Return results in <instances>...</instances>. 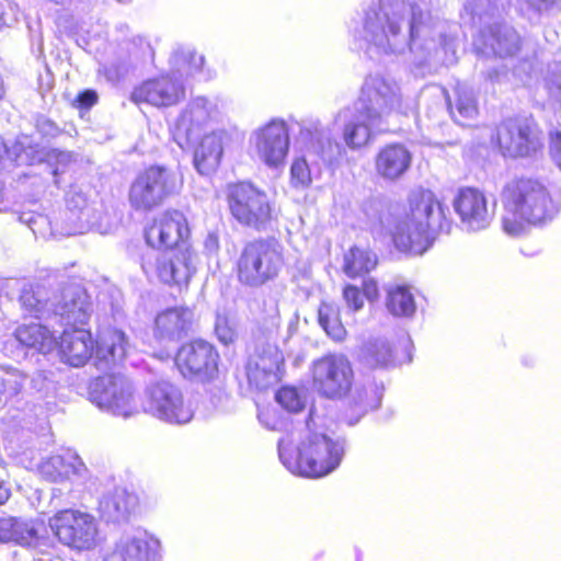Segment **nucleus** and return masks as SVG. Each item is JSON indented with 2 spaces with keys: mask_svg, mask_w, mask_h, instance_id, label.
<instances>
[{
  "mask_svg": "<svg viewBox=\"0 0 561 561\" xmlns=\"http://www.w3.org/2000/svg\"><path fill=\"white\" fill-rule=\"evenodd\" d=\"M350 34L353 45L370 59L410 50L415 77L457 61V26L425 11L423 0H373L362 8Z\"/></svg>",
  "mask_w": 561,
  "mask_h": 561,
  "instance_id": "1",
  "label": "nucleus"
},
{
  "mask_svg": "<svg viewBox=\"0 0 561 561\" xmlns=\"http://www.w3.org/2000/svg\"><path fill=\"white\" fill-rule=\"evenodd\" d=\"M188 233L187 220L181 211L168 210L157 216L145 231L150 249L141 256L144 273L167 285L186 286L195 272L196 255L179 243Z\"/></svg>",
  "mask_w": 561,
  "mask_h": 561,
  "instance_id": "2",
  "label": "nucleus"
},
{
  "mask_svg": "<svg viewBox=\"0 0 561 561\" xmlns=\"http://www.w3.org/2000/svg\"><path fill=\"white\" fill-rule=\"evenodd\" d=\"M314 391L328 399H341L348 393L341 421L353 426L368 412L381 404L382 385L374 380L354 383V371L348 358L339 353L327 354L311 365Z\"/></svg>",
  "mask_w": 561,
  "mask_h": 561,
  "instance_id": "3",
  "label": "nucleus"
},
{
  "mask_svg": "<svg viewBox=\"0 0 561 561\" xmlns=\"http://www.w3.org/2000/svg\"><path fill=\"white\" fill-rule=\"evenodd\" d=\"M400 106L398 83L380 73H370L365 78L358 100L340 110L332 124L342 126L345 146L357 150L368 144L373 129L381 130L383 118L400 111Z\"/></svg>",
  "mask_w": 561,
  "mask_h": 561,
  "instance_id": "4",
  "label": "nucleus"
},
{
  "mask_svg": "<svg viewBox=\"0 0 561 561\" xmlns=\"http://www.w3.org/2000/svg\"><path fill=\"white\" fill-rule=\"evenodd\" d=\"M501 201L504 208L502 228L514 238L523 236L527 226L550 222L561 208V196L553 194L541 181L530 178L507 182Z\"/></svg>",
  "mask_w": 561,
  "mask_h": 561,
  "instance_id": "5",
  "label": "nucleus"
},
{
  "mask_svg": "<svg viewBox=\"0 0 561 561\" xmlns=\"http://www.w3.org/2000/svg\"><path fill=\"white\" fill-rule=\"evenodd\" d=\"M408 204L409 210L391 228L392 240L399 251L421 255L432 245L434 233L450 231L451 220L448 208L431 190H413Z\"/></svg>",
  "mask_w": 561,
  "mask_h": 561,
  "instance_id": "6",
  "label": "nucleus"
},
{
  "mask_svg": "<svg viewBox=\"0 0 561 561\" xmlns=\"http://www.w3.org/2000/svg\"><path fill=\"white\" fill-rule=\"evenodd\" d=\"M344 445V439L332 438L307 426L297 438L291 434L278 440V457L293 474L321 478L340 466Z\"/></svg>",
  "mask_w": 561,
  "mask_h": 561,
  "instance_id": "7",
  "label": "nucleus"
},
{
  "mask_svg": "<svg viewBox=\"0 0 561 561\" xmlns=\"http://www.w3.org/2000/svg\"><path fill=\"white\" fill-rule=\"evenodd\" d=\"M296 124L299 131L295 146L300 157L291 163L290 181L294 187L306 188L313 178L320 175L322 165L334 167L340 163L346 154V146L333 136L331 125L318 117H306Z\"/></svg>",
  "mask_w": 561,
  "mask_h": 561,
  "instance_id": "8",
  "label": "nucleus"
},
{
  "mask_svg": "<svg viewBox=\"0 0 561 561\" xmlns=\"http://www.w3.org/2000/svg\"><path fill=\"white\" fill-rule=\"evenodd\" d=\"M56 344L60 359L73 367L84 366L94 352L99 369L121 363L130 348L126 334L115 328L101 331L95 343L84 328L65 329Z\"/></svg>",
  "mask_w": 561,
  "mask_h": 561,
  "instance_id": "9",
  "label": "nucleus"
},
{
  "mask_svg": "<svg viewBox=\"0 0 561 561\" xmlns=\"http://www.w3.org/2000/svg\"><path fill=\"white\" fill-rule=\"evenodd\" d=\"M284 264L282 245L275 239H257L248 242L237 262L240 283L260 287L274 279Z\"/></svg>",
  "mask_w": 561,
  "mask_h": 561,
  "instance_id": "10",
  "label": "nucleus"
},
{
  "mask_svg": "<svg viewBox=\"0 0 561 561\" xmlns=\"http://www.w3.org/2000/svg\"><path fill=\"white\" fill-rule=\"evenodd\" d=\"M231 216L243 227L265 231L275 219L267 194L250 182L230 184L227 191Z\"/></svg>",
  "mask_w": 561,
  "mask_h": 561,
  "instance_id": "11",
  "label": "nucleus"
},
{
  "mask_svg": "<svg viewBox=\"0 0 561 561\" xmlns=\"http://www.w3.org/2000/svg\"><path fill=\"white\" fill-rule=\"evenodd\" d=\"M48 527L62 546L75 551H91L100 541L96 517L79 508H66L48 518Z\"/></svg>",
  "mask_w": 561,
  "mask_h": 561,
  "instance_id": "12",
  "label": "nucleus"
},
{
  "mask_svg": "<svg viewBox=\"0 0 561 561\" xmlns=\"http://www.w3.org/2000/svg\"><path fill=\"white\" fill-rule=\"evenodd\" d=\"M141 410L159 421L183 425L192 421L194 410L184 399L182 390L169 380H157L147 385Z\"/></svg>",
  "mask_w": 561,
  "mask_h": 561,
  "instance_id": "13",
  "label": "nucleus"
},
{
  "mask_svg": "<svg viewBox=\"0 0 561 561\" xmlns=\"http://www.w3.org/2000/svg\"><path fill=\"white\" fill-rule=\"evenodd\" d=\"M90 401L114 416L129 419L140 413L133 382L124 375L98 377L90 386Z\"/></svg>",
  "mask_w": 561,
  "mask_h": 561,
  "instance_id": "14",
  "label": "nucleus"
},
{
  "mask_svg": "<svg viewBox=\"0 0 561 561\" xmlns=\"http://www.w3.org/2000/svg\"><path fill=\"white\" fill-rule=\"evenodd\" d=\"M180 187L181 181L175 172L165 167L151 165L133 181L128 199L135 210L148 211L175 195Z\"/></svg>",
  "mask_w": 561,
  "mask_h": 561,
  "instance_id": "15",
  "label": "nucleus"
},
{
  "mask_svg": "<svg viewBox=\"0 0 561 561\" xmlns=\"http://www.w3.org/2000/svg\"><path fill=\"white\" fill-rule=\"evenodd\" d=\"M220 114L217 99L192 98L174 124L172 129L174 141L181 148L188 146L210 122L217 121Z\"/></svg>",
  "mask_w": 561,
  "mask_h": 561,
  "instance_id": "16",
  "label": "nucleus"
},
{
  "mask_svg": "<svg viewBox=\"0 0 561 561\" xmlns=\"http://www.w3.org/2000/svg\"><path fill=\"white\" fill-rule=\"evenodd\" d=\"M453 207L459 217L462 230L478 232L491 225L495 216L496 203H489L485 194L478 188L463 187L454 197Z\"/></svg>",
  "mask_w": 561,
  "mask_h": 561,
  "instance_id": "17",
  "label": "nucleus"
},
{
  "mask_svg": "<svg viewBox=\"0 0 561 561\" xmlns=\"http://www.w3.org/2000/svg\"><path fill=\"white\" fill-rule=\"evenodd\" d=\"M257 158L270 168L282 165L289 150V129L284 119L274 118L251 135Z\"/></svg>",
  "mask_w": 561,
  "mask_h": 561,
  "instance_id": "18",
  "label": "nucleus"
},
{
  "mask_svg": "<svg viewBox=\"0 0 561 561\" xmlns=\"http://www.w3.org/2000/svg\"><path fill=\"white\" fill-rule=\"evenodd\" d=\"M473 48L484 57L511 58L522 48V37L507 23H492L473 37Z\"/></svg>",
  "mask_w": 561,
  "mask_h": 561,
  "instance_id": "19",
  "label": "nucleus"
},
{
  "mask_svg": "<svg viewBox=\"0 0 561 561\" xmlns=\"http://www.w3.org/2000/svg\"><path fill=\"white\" fill-rule=\"evenodd\" d=\"M161 558L160 539L147 530L135 529L115 541L104 561H159Z\"/></svg>",
  "mask_w": 561,
  "mask_h": 561,
  "instance_id": "20",
  "label": "nucleus"
},
{
  "mask_svg": "<svg viewBox=\"0 0 561 561\" xmlns=\"http://www.w3.org/2000/svg\"><path fill=\"white\" fill-rule=\"evenodd\" d=\"M218 353L204 341L194 340L182 345L175 356V364L184 377L213 378L217 373Z\"/></svg>",
  "mask_w": 561,
  "mask_h": 561,
  "instance_id": "21",
  "label": "nucleus"
},
{
  "mask_svg": "<svg viewBox=\"0 0 561 561\" xmlns=\"http://www.w3.org/2000/svg\"><path fill=\"white\" fill-rule=\"evenodd\" d=\"M53 316L66 329L84 328L92 314V302L80 285L66 286L56 302L51 304Z\"/></svg>",
  "mask_w": 561,
  "mask_h": 561,
  "instance_id": "22",
  "label": "nucleus"
},
{
  "mask_svg": "<svg viewBox=\"0 0 561 561\" xmlns=\"http://www.w3.org/2000/svg\"><path fill=\"white\" fill-rule=\"evenodd\" d=\"M184 95L185 89L182 80L174 75H163L144 81L134 89L130 99L135 103L168 107L175 105Z\"/></svg>",
  "mask_w": 561,
  "mask_h": 561,
  "instance_id": "23",
  "label": "nucleus"
},
{
  "mask_svg": "<svg viewBox=\"0 0 561 561\" xmlns=\"http://www.w3.org/2000/svg\"><path fill=\"white\" fill-rule=\"evenodd\" d=\"M497 142L503 156L526 157L536 150L537 138L527 119L508 118L497 128Z\"/></svg>",
  "mask_w": 561,
  "mask_h": 561,
  "instance_id": "24",
  "label": "nucleus"
},
{
  "mask_svg": "<svg viewBox=\"0 0 561 561\" xmlns=\"http://www.w3.org/2000/svg\"><path fill=\"white\" fill-rule=\"evenodd\" d=\"M284 356L277 346L265 344L252 356L247 365V376L251 386L264 390L279 380V368Z\"/></svg>",
  "mask_w": 561,
  "mask_h": 561,
  "instance_id": "25",
  "label": "nucleus"
},
{
  "mask_svg": "<svg viewBox=\"0 0 561 561\" xmlns=\"http://www.w3.org/2000/svg\"><path fill=\"white\" fill-rule=\"evenodd\" d=\"M455 110L450 104L449 95L446 89L438 84H432L424 89L423 96H433L436 99V108L443 111L447 107L450 111L455 122L460 125H467V121L473 119L478 114L477 100L473 90L465 83L456 87Z\"/></svg>",
  "mask_w": 561,
  "mask_h": 561,
  "instance_id": "26",
  "label": "nucleus"
},
{
  "mask_svg": "<svg viewBox=\"0 0 561 561\" xmlns=\"http://www.w3.org/2000/svg\"><path fill=\"white\" fill-rule=\"evenodd\" d=\"M41 524L34 519L0 517V542L15 543L25 548L41 549L48 538L39 531Z\"/></svg>",
  "mask_w": 561,
  "mask_h": 561,
  "instance_id": "27",
  "label": "nucleus"
},
{
  "mask_svg": "<svg viewBox=\"0 0 561 561\" xmlns=\"http://www.w3.org/2000/svg\"><path fill=\"white\" fill-rule=\"evenodd\" d=\"M412 153L402 144L382 147L375 157V170L378 176L388 182L400 180L411 168Z\"/></svg>",
  "mask_w": 561,
  "mask_h": 561,
  "instance_id": "28",
  "label": "nucleus"
},
{
  "mask_svg": "<svg viewBox=\"0 0 561 561\" xmlns=\"http://www.w3.org/2000/svg\"><path fill=\"white\" fill-rule=\"evenodd\" d=\"M193 311L190 308H168L154 320L153 334L160 343L174 342L184 337L192 325Z\"/></svg>",
  "mask_w": 561,
  "mask_h": 561,
  "instance_id": "29",
  "label": "nucleus"
},
{
  "mask_svg": "<svg viewBox=\"0 0 561 561\" xmlns=\"http://www.w3.org/2000/svg\"><path fill=\"white\" fill-rule=\"evenodd\" d=\"M137 503L138 500L134 493L116 486L101 497L99 511L106 523H122L128 520Z\"/></svg>",
  "mask_w": 561,
  "mask_h": 561,
  "instance_id": "30",
  "label": "nucleus"
},
{
  "mask_svg": "<svg viewBox=\"0 0 561 561\" xmlns=\"http://www.w3.org/2000/svg\"><path fill=\"white\" fill-rule=\"evenodd\" d=\"M228 138L225 130L213 131L203 137L194 152V167L199 174L208 175L217 169Z\"/></svg>",
  "mask_w": 561,
  "mask_h": 561,
  "instance_id": "31",
  "label": "nucleus"
},
{
  "mask_svg": "<svg viewBox=\"0 0 561 561\" xmlns=\"http://www.w3.org/2000/svg\"><path fill=\"white\" fill-rule=\"evenodd\" d=\"M497 5L493 0H462L459 12L460 25L457 26V47L459 46V27H468L470 30L485 28L492 24ZM454 24V22H451Z\"/></svg>",
  "mask_w": 561,
  "mask_h": 561,
  "instance_id": "32",
  "label": "nucleus"
},
{
  "mask_svg": "<svg viewBox=\"0 0 561 561\" xmlns=\"http://www.w3.org/2000/svg\"><path fill=\"white\" fill-rule=\"evenodd\" d=\"M19 163L36 164L46 162L51 168L54 183L59 186V175L73 162V154L70 151L58 149H36L32 146L23 148L16 157Z\"/></svg>",
  "mask_w": 561,
  "mask_h": 561,
  "instance_id": "33",
  "label": "nucleus"
},
{
  "mask_svg": "<svg viewBox=\"0 0 561 561\" xmlns=\"http://www.w3.org/2000/svg\"><path fill=\"white\" fill-rule=\"evenodd\" d=\"M41 476L51 482H61L72 476H81L85 466L81 459L70 451L54 455L42 461L38 467Z\"/></svg>",
  "mask_w": 561,
  "mask_h": 561,
  "instance_id": "34",
  "label": "nucleus"
},
{
  "mask_svg": "<svg viewBox=\"0 0 561 561\" xmlns=\"http://www.w3.org/2000/svg\"><path fill=\"white\" fill-rule=\"evenodd\" d=\"M28 375L16 367H3L0 371L1 399L5 403L22 409L28 402Z\"/></svg>",
  "mask_w": 561,
  "mask_h": 561,
  "instance_id": "35",
  "label": "nucleus"
},
{
  "mask_svg": "<svg viewBox=\"0 0 561 561\" xmlns=\"http://www.w3.org/2000/svg\"><path fill=\"white\" fill-rule=\"evenodd\" d=\"M12 341L20 343L27 348H35L39 353H49L56 345V339L53 333L41 323H30L20 325Z\"/></svg>",
  "mask_w": 561,
  "mask_h": 561,
  "instance_id": "36",
  "label": "nucleus"
},
{
  "mask_svg": "<svg viewBox=\"0 0 561 561\" xmlns=\"http://www.w3.org/2000/svg\"><path fill=\"white\" fill-rule=\"evenodd\" d=\"M170 65L173 75L180 79L194 76L202 70L204 56L198 55L191 46H178L170 57Z\"/></svg>",
  "mask_w": 561,
  "mask_h": 561,
  "instance_id": "37",
  "label": "nucleus"
},
{
  "mask_svg": "<svg viewBox=\"0 0 561 561\" xmlns=\"http://www.w3.org/2000/svg\"><path fill=\"white\" fill-rule=\"evenodd\" d=\"M376 265L377 256L368 249L353 247L344 254L343 271L351 278L369 273Z\"/></svg>",
  "mask_w": 561,
  "mask_h": 561,
  "instance_id": "38",
  "label": "nucleus"
},
{
  "mask_svg": "<svg viewBox=\"0 0 561 561\" xmlns=\"http://www.w3.org/2000/svg\"><path fill=\"white\" fill-rule=\"evenodd\" d=\"M386 306L397 317H411L416 309L414 295L405 285H394L387 289Z\"/></svg>",
  "mask_w": 561,
  "mask_h": 561,
  "instance_id": "39",
  "label": "nucleus"
},
{
  "mask_svg": "<svg viewBox=\"0 0 561 561\" xmlns=\"http://www.w3.org/2000/svg\"><path fill=\"white\" fill-rule=\"evenodd\" d=\"M360 359L369 367H389L393 364V351L388 341L374 339L367 341L360 350Z\"/></svg>",
  "mask_w": 561,
  "mask_h": 561,
  "instance_id": "40",
  "label": "nucleus"
},
{
  "mask_svg": "<svg viewBox=\"0 0 561 561\" xmlns=\"http://www.w3.org/2000/svg\"><path fill=\"white\" fill-rule=\"evenodd\" d=\"M318 320L321 328L332 340H344L346 330L341 322L337 306L329 302H322L318 309Z\"/></svg>",
  "mask_w": 561,
  "mask_h": 561,
  "instance_id": "41",
  "label": "nucleus"
},
{
  "mask_svg": "<svg viewBox=\"0 0 561 561\" xmlns=\"http://www.w3.org/2000/svg\"><path fill=\"white\" fill-rule=\"evenodd\" d=\"M133 57L130 54L121 53L102 65V72L107 81L116 83L121 81L131 69Z\"/></svg>",
  "mask_w": 561,
  "mask_h": 561,
  "instance_id": "42",
  "label": "nucleus"
},
{
  "mask_svg": "<svg viewBox=\"0 0 561 561\" xmlns=\"http://www.w3.org/2000/svg\"><path fill=\"white\" fill-rule=\"evenodd\" d=\"M19 300L22 308L36 319L45 318L49 312L47 302L38 297L30 284L23 283Z\"/></svg>",
  "mask_w": 561,
  "mask_h": 561,
  "instance_id": "43",
  "label": "nucleus"
},
{
  "mask_svg": "<svg viewBox=\"0 0 561 561\" xmlns=\"http://www.w3.org/2000/svg\"><path fill=\"white\" fill-rule=\"evenodd\" d=\"M561 0H516V9L529 20L549 14Z\"/></svg>",
  "mask_w": 561,
  "mask_h": 561,
  "instance_id": "44",
  "label": "nucleus"
},
{
  "mask_svg": "<svg viewBox=\"0 0 561 561\" xmlns=\"http://www.w3.org/2000/svg\"><path fill=\"white\" fill-rule=\"evenodd\" d=\"M276 401L289 412H298L304 408V402L298 391L293 387H283L276 393Z\"/></svg>",
  "mask_w": 561,
  "mask_h": 561,
  "instance_id": "45",
  "label": "nucleus"
},
{
  "mask_svg": "<svg viewBox=\"0 0 561 561\" xmlns=\"http://www.w3.org/2000/svg\"><path fill=\"white\" fill-rule=\"evenodd\" d=\"M51 383V373L45 370H36L28 375L27 389L28 398L34 393H43L47 391Z\"/></svg>",
  "mask_w": 561,
  "mask_h": 561,
  "instance_id": "46",
  "label": "nucleus"
},
{
  "mask_svg": "<svg viewBox=\"0 0 561 561\" xmlns=\"http://www.w3.org/2000/svg\"><path fill=\"white\" fill-rule=\"evenodd\" d=\"M343 299L352 312H357L364 307V297L358 287L346 285L343 289Z\"/></svg>",
  "mask_w": 561,
  "mask_h": 561,
  "instance_id": "47",
  "label": "nucleus"
},
{
  "mask_svg": "<svg viewBox=\"0 0 561 561\" xmlns=\"http://www.w3.org/2000/svg\"><path fill=\"white\" fill-rule=\"evenodd\" d=\"M215 333L218 340L225 345L232 343L236 339V331L229 324L228 319L225 317H217L215 323Z\"/></svg>",
  "mask_w": 561,
  "mask_h": 561,
  "instance_id": "48",
  "label": "nucleus"
},
{
  "mask_svg": "<svg viewBox=\"0 0 561 561\" xmlns=\"http://www.w3.org/2000/svg\"><path fill=\"white\" fill-rule=\"evenodd\" d=\"M67 207L70 211H79L80 217L84 215L88 207V199L84 194L77 192L75 188L67 193Z\"/></svg>",
  "mask_w": 561,
  "mask_h": 561,
  "instance_id": "49",
  "label": "nucleus"
},
{
  "mask_svg": "<svg viewBox=\"0 0 561 561\" xmlns=\"http://www.w3.org/2000/svg\"><path fill=\"white\" fill-rule=\"evenodd\" d=\"M36 129L44 138H55L60 134V128L49 118L39 117L36 122Z\"/></svg>",
  "mask_w": 561,
  "mask_h": 561,
  "instance_id": "50",
  "label": "nucleus"
},
{
  "mask_svg": "<svg viewBox=\"0 0 561 561\" xmlns=\"http://www.w3.org/2000/svg\"><path fill=\"white\" fill-rule=\"evenodd\" d=\"M550 156L556 165L561 170V131L550 134Z\"/></svg>",
  "mask_w": 561,
  "mask_h": 561,
  "instance_id": "51",
  "label": "nucleus"
},
{
  "mask_svg": "<svg viewBox=\"0 0 561 561\" xmlns=\"http://www.w3.org/2000/svg\"><path fill=\"white\" fill-rule=\"evenodd\" d=\"M76 101H77L79 107L90 108L91 106H93L96 103L98 94L93 90H85L78 94Z\"/></svg>",
  "mask_w": 561,
  "mask_h": 561,
  "instance_id": "52",
  "label": "nucleus"
},
{
  "mask_svg": "<svg viewBox=\"0 0 561 561\" xmlns=\"http://www.w3.org/2000/svg\"><path fill=\"white\" fill-rule=\"evenodd\" d=\"M364 296L368 300H375L379 296L377 282L373 278L365 279L363 283Z\"/></svg>",
  "mask_w": 561,
  "mask_h": 561,
  "instance_id": "53",
  "label": "nucleus"
},
{
  "mask_svg": "<svg viewBox=\"0 0 561 561\" xmlns=\"http://www.w3.org/2000/svg\"><path fill=\"white\" fill-rule=\"evenodd\" d=\"M204 247L207 252L215 253L219 250V236L216 231H209L205 238Z\"/></svg>",
  "mask_w": 561,
  "mask_h": 561,
  "instance_id": "54",
  "label": "nucleus"
},
{
  "mask_svg": "<svg viewBox=\"0 0 561 561\" xmlns=\"http://www.w3.org/2000/svg\"><path fill=\"white\" fill-rule=\"evenodd\" d=\"M11 495L8 483L0 477V505L4 504Z\"/></svg>",
  "mask_w": 561,
  "mask_h": 561,
  "instance_id": "55",
  "label": "nucleus"
},
{
  "mask_svg": "<svg viewBox=\"0 0 561 561\" xmlns=\"http://www.w3.org/2000/svg\"><path fill=\"white\" fill-rule=\"evenodd\" d=\"M502 72L497 68H491L485 72V78L490 80L491 82L500 81Z\"/></svg>",
  "mask_w": 561,
  "mask_h": 561,
  "instance_id": "56",
  "label": "nucleus"
},
{
  "mask_svg": "<svg viewBox=\"0 0 561 561\" xmlns=\"http://www.w3.org/2000/svg\"><path fill=\"white\" fill-rule=\"evenodd\" d=\"M268 416V413L260 412L257 417L262 424H264L267 428L275 430V424H270L265 421V417Z\"/></svg>",
  "mask_w": 561,
  "mask_h": 561,
  "instance_id": "57",
  "label": "nucleus"
},
{
  "mask_svg": "<svg viewBox=\"0 0 561 561\" xmlns=\"http://www.w3.org/2000/svg\"><path fill=\"white\" fill-rule=\"evenodd\" d=\"M371 226H375L377 224L383 225V221L379 215L374 216L371 219Z\"/></svg>",
  "mask_w": 561,
  "mask_h": 561,
  "instance_id": "58",
  "label": "nucleus"
},
{
  "mask_svg": "<svg viewBox=\"0 0 561 561\" xmlns=\"http://www.w3.org/2000/svg\"><path fill=\"white\" fill-rule=\"evenodd\" d=\"M139 41H140V44L146 47V49L151 50L150 45L146 41H142V39H139Z\"/></svg>",
  "mask_w": 561,
  "mask_h": 561,
  "instance_id": "59",
  "label": "nucleus"
},
{
  "mask_svg": "<svg viewBox=\"0 0 561 561\" xmlns=\"http://www.w3.org/2000/svg\"><path fill=\"white\" fill-rule=\"evenodd\" d=\"M116 1L119 2V3H129V2H131V0H116Z\"/></svg>",
  "mask_w": 561,
  "mask_h": 561,
  "instance_id": "60",
  "label": "nucleus"
},
{
  "mask_svg": "<svg viewBox=\"0 0 561 561\" xmlns=\"http://www.w3.org/2000/svg\"><path fill=\"white\" fill-rule=\"evenodd\" d=\"M27 222H28V225H30L31 230L35 231V230H34V227L32 226V224H33L32 219H28V220H27Z\"/></svg>",
  "mask_w": 561,
  "mask_h": 561,
  "instance_id": "61",
  "label": "nucleus"
},
{
  "mask_svg": "<svg viewBox=\"0 0 561 561\" xmlns=\"http://www.w3.org/2000/svg\"><path fill=\"white\" fill-rule=\"evenodd\" d=\"M69 233H81V230H72V231H69Z\"/></svg>",
  "mask_w": 561,
  "mask_h": 561,
  "instance_id": "62",
  "label": "nucleus"
},
{
  "mask_svg": "<svg viewBox=\"0 0 561 561\" xmlns=\"http://www.w3.org/2000/svg\"><path fill=\"white\" fill-rule=\"evenodd\" d=\"M377 205H378V203H376V202H373V203L370 204V206H371V207H374V208H377Z\"/></svg>",
  "mask_w": 561,
  "mask_h": 561,
  "instance_id": "63",
  "label": "nucleus"
}]
</instances>
